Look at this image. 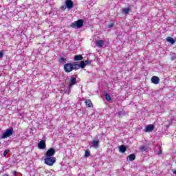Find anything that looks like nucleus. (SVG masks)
<instances>
[{
  "instance_id": "c85d7f7f",
  "label": "nucleus",
  "mask_w": 176,
  "mask_h": 176,
  "mask_svg": "<svg viewBox=\"0 0 176 176\" xmlns=\"http://www.w3.org/2000/svg\"><path fill=\"white\" fill-rule=\"evenodd\" d=\"M2 57H3V53L0 52V58H2Z\"/></svg>"
},
{
  "instance_id": "f3484780",
  "label": "nucleus",
  "mask_w": 176,
  "mask_h": 176,
  "mask_svg": "<svg viewBox=\"0 0 176 176\" xmlns=\"http://www.w3.org/2000/svg\"><path fill=\"white\" fill-rule=\"evenodd\" d=\"M130 12V8H123L122 13V14H129Z\"/></svg>"
},
{
  "instance_id": "5701e85b",
  "label": "nucleus",
  "mask_w": 176,
  "mask_h": 176,
  "mask_svg": "<svg viewBox=\"0 0 176 176\" xmlns=\"http://www.w3.org/2000/svg\"><path fill=\"white\" fill-rule=\"evenodd\" d=\"M140 150L142 152H145V151H146V147L145 146H142L140 147Z\"/></svg>"
},
{
  "instance_id": "9b49d317",
  "label": "nucleus",
  "mask_w": 176,
  "mask_h": 176,
  "mask_svg": "<svg viewBox=\"0 0 176 176\" xmlns=\"http://www.w3.org/2000/svg\"><path fill=\"white\" fill-rule=\"evenodd\" d=\"M91 145H92L93 148H95L96 149H97V148H98V146L100 145V141L99 140H94L91 142Z\"/></svg>"
},
{
  "instance_id": "412c9836",
  "label": "nucleus",
  "mask_w": 176,
  "mask_h": 176,
  "mask_svg": "<svg viewBox=\"0 0 176 176\" xmlns=\"http://www.w3.org/2000/svg\"><path fill=\"white\" fill-rule=\"evenodd\" d=\"M60 64H64V63L67 62V58H64V57H61L59 58L58 60Z\"/></svg>"
},
{
  "instance_id": "473e14b6",
  "label": "nucleus",
  "mask_w": 176,
  "mask_h": 176,
  "mask_svg": "<svg viewBox=\"0 0 176 176\" xmlns=\"http://www.w3.org/2000/svg\"><path fill=\"white\" fill-rule=\"evenodd\" d=\"M135 2H137V1H138V0H134Z\"/></svg>"
},
{
  "instance_id": "b1692460",
  "label": "nucleus",
  "mask_w": 176,
  "mask_h": 176,
  "mask_svg": "<svg viewBox=\"0 0 176 176\" xmlns=\"http://www.w3.org/2000/svg\"><path fill=\"white\" fill-rule=\"evenodd\" d=\"M9 152H10V150L7 149L3 152V156L4 157H6V155H8V153H9Z\"/></svg>"
},
{
  "instance_id": "0eeeda50",
  "label": "nucleus",
  "mask_w": 176,
  "mask_h": 176,
  "mask_svg": "<svg viewBox=\"0 0 176 176\" xmlns=\"http://www.w3.org/2000/svg\"><path fill=\"white\" fill-rule=\"evenodd\" d=\"M151 82L154 85H159V83H160V79L159 78V77L153 76L151 78Z\"/></svg>"
},
{
  "instance_id": "423d86ee",
  "label": "nucleus",
  "mask_w": 176,
  "mask_h": 176,
  "mask_svg": "<svg viewBox=\"0 0 176 176\" xmlns=\"http://www.w3.org/2000/svg\"><path fill=\"white\" fill-rule=\"evenodd\" d=\"M154 129H155L154 124H148V125L146 126L144 131H145V133H151Z\"/></svg>"
},
{
  "instance_id": "aec40b11",
  "label": "nucleus",
  "mask_w": 176,
  "mask_h": 176,
  "mask_svg": "<svg viewBox=\"0 0 176 176\" xmlns=\"http://www.w3.org/2000/svg\"><path fill=\"white\" fill-rule=\"evenodd\" d=\"M117 115H118V116L120 118H122V116H124V115H126V111H124V110L119 111L118 113H117Z\"/></svg>"
},
{
  "instance_id": "39448f33",
  "label": "nucleus",
  "mask_w": 176,
  "mask_h": 176,
  "mask_svg": "<svg viewBox=\"0 0 176 176\" xmlns=\"http://www.w3.org/2000/svg\"><path fill=\"white\" fill-rule=\"evenodd\" d=\"M54 155H56V150L54 148H50L45 153L46 157H53Z\"/></svg>"
},
{
  "instance_id": "f257e3e1",
  "label": "nucleus",
  "mask_w": 176,
  "mask_h": 176,
  "mask_svg": "<svg viewBox=\"0 0 176 176\" xmlns=\"http://www.w3.org/2000/svg\"><path fill=\"white\" fill-rule=\"evenodd\" d=\"M76 62L73 63H67L64 65L65 72H71L72 71H74V69L76 70Z\"/></svg>"
},
{
  "instance_id": "2eb2a0df",
  "label": "nucleus",
  "mask_w": 176,
  "mask_h": 176,
  "mask_svg": "<svg viewBox=\"0 0 176 176\" xmlns=\"http://www.w3.org/2000/svg\"><path fill=\"white\" fill-rule=\"evenodd\" d=\"M126 150H127V148L125 147L124 145H121L119 147V151H120V152H121V153H124V152H126Z\"/></svg>"
},
{
  "instance_id": "bb28decb",
  "label": "nucleus",
  "mask_w": 176,
  "mask_h": 176,
  "mask_svg": "<svg viewBox=\"0 0 176 176\" xmlns=\"http://www.w3.org/2000/svg\"><path fill=\"white\" fill-rule=\"evenodd\" d=\"M84 63H85V65H87V64L90 65L91 64V60H87Z\"/></svg>"
},
{
  "instance_id": "7c9ffc66",
  "label": "nucleus",
  "mask_w": 176,
  "mask_h": 176,
  "mask_svg": "<svg viewBox=\"0 0 176 176\" xmlns=\"http://www.w3.org/2000/svg\"><path fill=\"white\" fill-rule=\"evenodd\" d=\"M12 174H13V175L16 176V175H17V172L16 171H14V172H12Z\"/></svg>"
},
{
  "instance_id": "2f4dec72",
  "label": "nucleus",
  "mask_w": 176,
  "mask_h": 176,
  "mask_svg": "<svg viewBox=\"0 0 176 176\" xmlns=\"http://www.w3.org/2000/svg\"><path fill=\"white\" fill-rule=\"evenodd\" d=\"M69 93H71V89L67 92L68 94H69Z\"/></svg>"
},
{
  "instance_id": "dca6fc26",
  "label": "nucleus",
  "mask_w": 176,
  "mask_h": 176,
  "mask_svg": "<svg viewBox=\"0 0 176 176\" xmlns=\"http://www.w3.org/2000/svg\"><path fill=\"white\" fill-rule=\"evenodd\" d=\"M85 104L88 108H91L93 107V103L91 102V100H87L85 101Z\"/></svg>"
},
{
  "instance_id": "f8f14e48",
  "label": "nucleus",
  "mask_w": 176,
  "mask_h": 176,
  "mask_svg": "<svg viewBox=\"0 0 176 176\" xmlns=\"http://www.w3.org/2000/svg\"><path fill=\"white\" fill-rule=\"evenodd\" d=\"M85 67H86V63H85V61H81L80 64L79 65L76 63V69H79V68H85Z\"/></svg>"
},
{
  "instance_id": "6e6552de",
  "label": "nucleus",
  "mask_w": 176,
  "mask_h": 176,
  "mask_svg": "<svg viewBox=\"0 0 176 176\" xmlns=\"http://www.w3.org/2000/svg\"><path fill=\"white\" fill-rule=\"evenodd\" d=\"M65 5L67 9H72L74 8V2L72 0H66Z\"/></svg>"
},
{
  "instance_id": "4468645a",
  "label": "nucleus",
  "mask_w": 176,
  "mask_h": 176,
  "mask_svg": "<svg viewBox=\"0 0 176 176\" xmlns=\"http://www.w3.org/2000/svg\"><path fill=\"white\" fill-rule=\"evenodd\" d=\"M126 159H129L130 162H134L135 160V154H130Z\"/></svg>"
},
{
  "instance_id": "cd10ccee",
  "label": "nucleus",
  "mask_w": 176,
  "mask_h": 176,
  "mask_svg": "<svg viewBox=\"0 0 176 176\" xmlns=\"http://www.w3.org/2000/svg\"><path fill=\"white\" fill-rule=\"evenodd\" d=\"M113 25H114L113 23H111L108 25V28H112V27H113Z\"/></svg>"
},
{
  "instance_id": "9d476101",
  "label": "nucleus",
  "mask_w": 176,
  "mask_h": 176,
  "mask_svg": "<svg viewBox=\"0 0 176 176\" xmlns=\"http://www.w3.org/2000/svg\"><path fill=\"white\" fill-rule=\"evenodd\" d=\"M104 43L105 42L104 41V40H98L96 41V45L97 46V47H102Z\"/></svg>"
},
{
  "instance_id": "7ed1b4c3",
  "label": "nucleus",
  "mask_w": 176,
  "mask_h": 176,
  "mask_svg": "<svg viewBox=\"0 0 176 176\" xmlns=\"http://www.w3.org/2000/svg\"><path fill=\"white\" fill-rule=\"evenodd\" d=\"M13 135V129H8L4 133L0 135L1 140H5Z\"/></svg>"
},
{
  "instance_id": "f03ea898",
  "label": "nucleus",
  "mask_w": 176,
  "mask_h": 176,
  "mask_svg": "<svg viewBox=\"0 0 176 176\" xmlns=\"http://www.w3.org/2000/svg\"><path fill=\"white\" fill-rule=\"evenodd\" d=\"M70 27H72V28H75L76 30L82 28L83 27V20L78 19V21L72 23Z\"/></svg>"
},
{
  "instance_id": "a878e982",
  "label": "nucleus",
  "mask_w": 176,
  "mask_h": 176,
  "mask_svg": "<svg viewBox=\"0 0 176 176\" xmlns=\"http://www.w3.org/2000/svg\"><path fill=\"white\" fill-rule=\"evenodd\" d=\"M171 60H176V54L175 53L172 54Z\"/></svg>"
},
{
  "instance_id": "20e7f679",
  "label": "nucleus",
  "mask_w": 176,
  "mask_h": 176,
  "mask_svg": "<svg viewBox=\"0 0 176 176\" xmlns=\"http://www.w3.org/2000/svg\"><path fill=\"white\" fill-rule=\"evenodd\" d=\"M45 163L47 166H53L56 163V157H47L45 158Z\"/></svg>"
},
{
  "instance_id": "4be33fe9",
  "label": "nucleus",
  "mask_w": 176,
  "mask_h": 176,
  "mask_svg": "<svg viewBox=\"0 0 176 176\" xmlns=\"http://www.w3.org/2000/svg\"><path fill=\"white\" fill-rule=\"evenodd\" d=\"M104 97L107 100V101H111L112 98H111V96L109 94H105Z\"/></svg>"
},
{
  "instance_id": "a211bd4d",
  "label": "nucleus",
  "mask_w": 176,
  "mask_h": 176,
  "mask_svg": "<svg viewBox=\"0 0 176 176\" xmlns=\"http://www.w3.org/2000/svg\"><path fill=\"white\" fill-rule=\"evenodd\" d=\"M80 60H83V56H82V55H76L74 56V61H79Z\"/></svg>"
},
{
  "instance_id": "ddd939ff",
  "label": "nucleus",
  "mask_w": 176,
  "mask_h": 176,
  "mask_svg": "<svg viewBox=\"0 0 176 176\" xmlns=\"http://www.w3.org/2000/svg\"><path fill=\"white\" fill-rule=\"evenodd\" d=\"M75 83H76V78L71 77L69 87H71V86H74V85H75Z\"/></svg>"
},
{
  "instance_id": "6ab92c4d",
  "label": "nucleus",
  "mask_w": 176,
  "mask_h": 176,
  "mask_svg": "<svg viewBox=\"0 0 176 176\" xmlns=\"http://www.w3.org/2000/svg\"><path fill=\"white\" fill-rule=\"evenodd\" d=\"M166 41L169 42V43H171L172 45H174V43H175V41L174 40V38H173V37H168L166 38Z\"/></svg>"
},
{
  "instance_id": "393cba45",
  "label": "nucleus",
  "mask_w": 176,
  "mask_h": 176,
  "mask_svg": "<svg viewBox=\"0 0 176 176\" xmlns=\"http://www.w3.org/2000/svg\"><path fill=\"white\" fill-rule=\"evenodd\" d=\"M90 156V152L88 151H86L85 153V157H89Z\"/></svg>"
},
{
  "instance_id": "1a4fd4ad",
  "label": "nucleus",
  "mask_w": 176,
  "mask_h": 176,
  "mask_svg": "<svg viewBox=\"0 0 176 176\" xmlns=\"http://www.w3.org/2000/svg\"><path fill=\"white\" fill-rule=\"evenodd\" d=\"M38 147L39 148V149H45L46 148V142H45V140H41L38 144Z\"/></svg>"
},
{
  "instance_id": "c756f323",
  "label": "nucleus",
  "mask_w": 176,
  "mask_h": 176,
  "mask_svg": "<svg viewBox=\"0 0 176 176\" xmlns=\"http://www.w3.org/2000/svg\"><path fill=\"white\" fill-rule=\"evenodd\" d=\"M157 155H162V149L160 147V151L157 153Z\"/></svg>"
}]
</instances>
